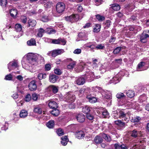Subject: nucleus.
<instances>
[{"label": "nucleus", "mask_w": 149, "mask_h": 149, "mask_svg": "<svg viewBox=\"0 0 149 149\" xmlns=\"http://www.w3.org/2000/svg\"><path fill=\"white\" fill-rule=\"evenodd\" d=\"M26 62L23 61L22 62V64L24 68L32 72L35 71L34 67L32 65H36L39 60L43 61L44 58L41 55L37 54L30 53L27 54L26 56Z\"/></svg>", "instance_id": "nucleus-1"}, {"label": "nucleus", "mask_w": 149, "mask_h": 149, "mask_svg": "<svg viewBox=\"0 0 149 149\" xmlns=\"http://www.w3.org/2000/svg\"><path fill=\"white\" fill-rule=\"evenodd\" d=\"M91 77L88 75L83 76L81 77L78 78L76 81V83L78 85H81L83 84L85 82L86 80L89 78L88 80V81H91L92 80L90 79Z\"/></svg>", "instance_id": "nucleus-2"}, {"label": "nucleus", "mask_w": 149, "mask_h": 149, "mask_svg": "<svg viewBox=\"0 0 149 149\" xmlns=\"http://www.w3.org/2000/svg\"><path fill=\"white\" fill-rule=\"evenodd\" d=\"M64 52V51L63 49H58L49 52L47 54L48 56H52L53 57H55L58 55L63 53Z\"/></svg>", "instance_id": "nucleus-3"}, {"label": "nucleus", "mask_w": 149, "mask_h": 149, "mask_svg": "<svg viewBox=\"0 0 149 149\" xmlns=\"http://www.w3.org/2000/svg\"><path fill=\"white\" fill-rule=\"evenodd\" d=\"M79 19V16L78 14L72 15L69 16H67L65 17V19L67 21L72 23L75 21H78Z\"/></svg>", "instance_id": "nucleus-4"}, {"label": "nucleus", "mask_w": 149, "mask_h": 149, "mask_svg": "<svg viewBox=\"0 0 149 149\" xmlns=\"http://www.w3.org/2000/svg\"><path fill=\"white\" fill-rule=\"evenodd\" d=\"M65 6L63 3H58L56 6V11L58 13H62L64 10Z\"/></svg>", "instance_id": "nucleus-5"}, {"label": "nucleus", "mask_w": 149, "mask_h": 149, "mask_svg": "<svg viewBox=\"0 0 149 149\" xmlns=\"http://www.w3.org/2000/svg\"><path fill=\"white\" fill-rule=\"evenodd\" d=\"M147 66H146V64L145 62L141 61L140 62L137 67V70L138 71H143L147 69Z\"/></svg>", "instance_id": "nucleus-6"}, {"label": "nucleus", "mask_w": 149, "mask_h": 149, "mask_svg": "<svg viewBox=\"0 0 149 149\" xmlns=\"http://www.w3.org/2000/svg\"><path fill=\"white\" fill-rule=\"evenodd\" d=\"M28 87L31 91H33L36 90L37 88L36 81L34 80L31 81L29 84Z\"/></svg>", "instance_id": "nucleus-7"}, {"label": "nucleus", "mask_w": 149, "mask_h": 149, "mask_svg": "<svg viewBox=\"0 0 149 149\" xmlns=\"http://www.w3.org/2000/svg\"><path fill=\"white\" fill-rule=\"evenodd\" d=\"M41 3L44 4V6L46 8H50L52 6V3L48 0H40Z\"/></svg>", "instance_id": "nucleus-8"}, {"label": "nucleus", "mask_w": 149, "mask_h": 149, "mask_svg": "<svg viewBox=\"0 0 149 149\" xmlns=\"http://www.w3.org/2000/svg\"><path fill=\"white\" fill-rule=\"evenodd\" d=\"M87 47L92 49L95 48L97 49H101L104 48V44H100L95 46L93 45H92L90 46H87Z\"/></svg>", "instance_id": "nucleus-9"}, {"label": "nucleus", "mask_w": 149, "mask_h": 149, "mask_svg": "<svg viewBox=\"0 0 149 149\" xmlns=\"http://www.w3.org/2000/svg\"><path fill=\"white\" fill-rule=\"evenodd\" d=\"M76 118L77 120L80 123L84 122L85 120V116L82 113L78 114L76 116Z\"/></svg>", "instance_id": "nucleus-10"}, {"label": "nucleus", "mask_w": 149, "mask_h": 149, "mask_svg": "<svg viewBox=\"0 0 149 149\" xmlns=\"http://www.w3.org/2000/svg\"><path fill=\"white\" fill-rule=\"evenodd\" d=\"M17 63L16 62L12 61L10 62L8 64V68L9 71H10L12 69L17 66Z\"/></svg>", "instance_id": "nucleus-11"}, {"label": "nucleus", "mask_w": 149, "mask_h": 149, "mask_svg": "<svg viewBox=\"0 0 149 149\" xmlns=\"http://www.w3.org/2000/svg\"><path fill=\"white\" fill-rule=\"evenodd\" d=\"M28 114V112L26 110L23 109L20 112L19 117L22 118H24L27 116Z\"/></svg>", "instance_id": "nucleus-12"}, {"label": "nucleus", "mask_w": 149, "mask_h": 149, "mask_svg": "<svg viewBox=\"0 0 149 149\" xmlns=\"http://www.w3.org/2000/svg\"><path fill=\"white\" fill-rule=\"evenodd\" d=\"M58 78V76L55 75H52L49 76V80L51 83H54L57 81Z\"/></svg>", "instance_id": "nucleus-13"}, {"label": "nucleus", "mask_w": 149, "mask_h": 149, "mask_svg": "<svg viewBox=\"0 0 149 149\" xmlns=\"http://www.w3.org/2000/svg\"><path fill=\"white\" fill-rule=\"evenodd\" d=\"M49 107L52 109H56L58 107V104L56 102L51 101L49 103Z\"/></svg>", "instance_id": "nucleus-14"}, {"label": "nucleus", "mask_w": 149, "mask_h": 149, "mask_svg": "<svg viewBox=\"0 0 149 149\" xmlns=\"http://www.w3.org/2000/svg\"><path fill=\"white\" fill-rule=\"evenodd\" d=\"M61 139L62 140L61 141V143L62 145L64 146H66L67 144L68 140L67 136H65L62 137Z\"/></svg>", "instance_id": "nucleus-15"}, {"label": "nucleus", "mask_w": 149, "mask_h": 149, "mask_svg": "<svg viewBox=\"0 0 149 149\" xmlns=\"http://www.w3.org/2000/svg\"><path fill=\"white\" fill-rule=\"evenodd\" d=\"M33 111L34 112L40 114L42 111V108L40 106H36L34 109Z\"/></svg>", "instance_id": "nucleus-16"}, {"label": "nucleus", "mask_w": 149, "mask_h": 149, "mask_svg": "<svg viewBox=\"0 0 149 149\" xmlns=\"http://www.w3.org/2000/svg\"><path fill=\"white\" fill-rule=\"evenodd\" d=\"M49 90H52L53 93H56L58 91V87L54 85L49 86L48 88Z\"/></svg>", "instance_id": "nucleus-17"}, {"label": "nucleus", "mask_w": 149, "mask_h": 149, "mask_svg": "<svg viewBox=\"0 0 149 149\" xmlns=\"http://www.w3.org/2000/svg\"><path fill=\"white\" fill-rule=\"evenodd\" d=\"M94 141L96 144H98L102 142V139L100 136H97L95 138Z\"/></svg>", "instance_id": "nucleus-18"}, {"label": "nucleus", "mask_w": 149, "mask_h": 149, "mask_svg": "<svg viewBox=\"0 0 149 149\" xmlns=\"http://www.w3.org/2000/svg\"><path fill=\"white\" fill-rule=\"evenodd\" d=\"M141 132L140 131H138L134 130L132 131L131 133V136L132 137H136L138 136H140Z\"/></svg>", "instance_id": "nucleus-19"}, {"label": "nucleus", "mask_w": 149, "mask_h": 149, "mask_svg": "<svg viewBox=\"0 0 149 149\" xmlns=\"http://www.w3.org/2000/svg\"><path fill=\"white\" fill-rule=\"evenodd\" d=\"M118 74H117L115 77H113V79L110 80V83H113L114 84H116L118 83L120 79V78L119 77L118 78Z\"/></svg>", "instance_id": "nucleus-20"}, {"label": "nucleus", "mask_w": 149, "mask_h": 149, "mask_svg": "<svg viewBox=\"0 0 149 149\" xmlns=\"http://www.w3.org/2000/svg\"><path fill=\"white\" fill-rule=\"evenodd\" d=\"M76 136L78 139H80L84 136V134L82 131H79L76 132Z\"/></svg>", "instance_id": "nucleus-21"}, {"label": "nucleus", "mask_w": 149, "mask_h": 149, "mask_svg": "<svg viewBox=\"0 0 149 149\" xmlns=\"http://www.w3.org/2000/svg\"><path fill=\"white\" fill-rule=\"evenodd\" d=\"M15 29L17 32H20L22 31V27L20 24H17L15 26Z\"/></svg>", "instance_id": "nucleus-22"}, {"label": "nucleus", "mask_w": 149, "mask_h": 149, "mask_svg": "<svg viewBox=\"0 0 149 149\" xmlns=\"http://www.w3.org/2000/svg\"><path fill=\"white\" fill-rule=\"evenodd\" d=\"M79 37L82 39L83 40H86L87 38V35L84 33H80L78 35Z\"/></svg>", "instance_id": "nucleus-23"}, {"label": "nucleus", "mask_w": 149, "mask_h": 149, "mask_svg": "<svg viewBox=\"0 0 149 149\" xmlns=\"http://www.w3.org/2000/svg\"><path fill=\"white\" fill-rule=\"evenodd\" d=\"M126 94L127 96L130 98L133 97L135 95L134 92L132 90L128 91L127 92Z\"/></svg>", "instance_id": "nucleus-24"}, {"label": "nucleus", "mask_w": 149, "mask_h": 149, "mask_svg": "<svg viewBox=\"0 0 149 149\" xmlns=\"http://www.w3.org/2000/svg\"><path fill=\"white\" fill-rule=\"evenodd\" d=\"M10 13L11 16L13 17H15L17 14V10L15 9H13L10 10Z\"/></svg>", "instance_id": "nucleus-25"}, {"label": "nucleus", "mask_w": 149, "mask_h": 149, "mask_svg": "<svg viewBox=\"0 0 149 149\" xmlns=\"http://www.w3.org/2000/svg\"><path fill=\"white\" fill-rule=\"evenodd\" d=\"M149 35L148 34H145L143 33L141 36L140 40L141 42L144 43L146 42V38L148 37Z\"/></svg>", "instance_id": "nucleus-26"}, {"label": "nucleus", "mask_w": 149, "mask_h": 149, "mask_svg": "<svg viewBox=\"0 0 149 149\" xmlns=\"http://www.w3.org/2000/svg\"><path fill=\"white\" fill-rule=\"evenodd\" d=\"M87 99L91 103H94L97 101V99L95 97H91L89 96L87 97Z\"/></svg>", "instance_id": "nucleus-27"}, {"label": "nucleus", "mask_w": 149, "mask_h": 149, "mask_svg": "<svg viewBox=\"0 0 149 149\" xmlns=\"http://www.w3.org/2000/svg\"><path fill=\"white\" fill-rule=\"evenodd\" d=\"M28 23L30 27H33L36 25V22L34 19H29L28 21Z\"/></svg>", "instance_id": "nucleus-28"}, {"label": "nucleus", "mask_w": 149, "mask_h": 149, "mask_svg": "<svg viewBox=\"0 0 149 149\" xmlns=\"http://www.w3.org/2000/svg\"><path fill=\"white\" fill-rule=\"evenodd\" d=\"M47 126L49 128H53L54 125V122L53 120L49 121L46 124Z\"/></svg>", "instance_id": "nucleus-29"}, {"label": "nucleus", "mask_w": 149, "mask_h": 149, "mask_svg": "<svg viewBox=\"0 0 149 149\" xmlns=\"http://www.w3.org/2000/svg\"><path fill=\"white\" fill-rule=\"evenodd\" d=\"M128 113H125L124 112L122 111H119L118 112V114L119 118H123L125 116H127V114Z\"/></svg>", "instance_id": "nucleus-30"}, {"label": "nucleus", "mask_w": 149, "mask_h": 149, "mask_svg": "<svg viewBox=\"0 0 149 149\" xmlns=\"http://www.w3.org/2000/svg\"><path fill=\"white\" fill-rule=\"evenodd\" d=\"M27 44L29 46H34L36 45V41L34 39H31L28 40L27 42Z\"/></svg>", "instance_id": "nucleus-31"}, {"label": "nucleus", "mask_w": 149, "mask_h": 149, "mask_svg": "<svg viewBox=\"0 0 149 149\" xmlns=\"http://www.w3.org/2000/svg\"><path fill=\"white\" fill-rule=\"evenodd\" d=\"M82 111L84 113H87L90 111V109L88 106H84L82 107Z\"/></svg>", "instance_id": "nucleus-32"}, {"label": "nucleus", "mask_w": 149, "mask_h": 149, "mask_svg": "<svg viewBox=\"0 0 149 149\" xmlns=\"http://www.w3.org/2000/svg\"><path fill=\"white\" fill-rule=\"evenodd\" d=\"M111 8L114 10L117 11L120 9V7L117 4H114L111 6Z\"/></svg>", "instance_id": "nucleus-33"}, {"label": "nucleus", "mask_w": 149, "mask_h": 149, "mask_svg": "<svg viewBox=\"0 0 149 149\" xmlns=\"http://www.w3.org/2000/svg\"><path fill=\"white\" fill-rule=\"evenodd\" d=\"M44 31V30L42 28H40L38 30V32L37 35V36L40 37H42Z\"/></svg>", "instance_id": "nucleus-34"}, {"label": "nucleus", "mask_w": 149, "mask_h": 149, "mask_svg": "<svg viewBox=\"0 0 149 149\" xmlns=\"http://www.w3.org/2000/svg\"><path fill=\"white\" fill-rule=\"evenodd\" d=\"M102 115L103 118H109V114L106 109H103L102 111Z\"/></svg>", "instance_id": "nucleus-35"}, {"label": "nucleus", "mask_w": 149, "mask_h": 149, "mask_svg": "<svg viewBox=\"0 0 149 149\" xmlns=\"http://www.w3.org/2000/svg\"><path fill=\"white\" fill-rule=\"evenodd\" d=\"M141 120V118L139 117L136 116L132 118L131 121L132 122H138Z\"/></svg>", "instance_id": "nucleus-36"}, {"label": "nucleus", "mask_w": 149, "mask_h": 149, "mask_svg": "<svg viewBox=\"0 0 149 149\" xmlns=\"http://www.w3.org/2000/svg\"><path fill=\"white\" fill-rule=\"evenodd\" d=\"M54 72L55 74L58 75L61 74L62 73L61 70L60 69L57 68H54Z\"/></svg>", "instance_id": "nucleus-37"}, {"label": "nucleus", "mask_w": 149, "mask_h": 149, "mask_svg": "<svg viewBox=\"0 0 149 149\" xmlns=\"http://www.w3.org/2000/svg\"><path fill=\"white\" fill-rule=\"evenodd\" d=\"M76 64L75 62L74 61H72L69 64L67 65V67L68 69H72L74 67Z\"/></svg>", "instance_id": "nucleus-38"}, {"label": "nucleus", "mask_w": 149, "mask_h": 149, "mask_svg": "<svg viewBox=\"0 0 149 149\" xmlns=\"http://www.w3.org/2000/svg\"><path fill=\"white\" fill-rule=\"evenodd\" d=\"M125 47H117L113 51L114 54H117L119 53L120 51L123 48L125 49Z\"/></svg>", "instance_id": "nucleus-39"}, {"label": "nucleus", "mask_w": 149, "mask_h": 149, "mask_svg": "<svg viewBox=\"0 0 149 149\" xmlns=\"http://www.w3.org/2000/svg\"><path fill=\"white\" fill-rule=\"evenodd\" d=\"M37 77L40 80H41L42 79H45L46 77V74H42V73H39Z\"/></svg>", "instance_id": "nucleus-40"}, {"label": "nucleus", "mask_w": 149, "mask_h": 149, "mask_svg": "<svg viewBox=\"0 0 149 149\" xmlns=\"http://www.w3.org/2000/svg\"><path fill=\"white\" fill-rule=\"evenodd\" d=\"M51 112V113L55 116H58L59 113V111L58 110L55 109Z\"/></svg>", "instance_id": "nucleus-41"}, {"label": "nucleus", "mask_w": 149, "mask_h": 149, "mask_svg": "<svg viewBox=\"0 0 149 149\" xmlns=\"http://www.w3.org/2000/svg\"><path fill=\"white\" fill-rule=\"evenodd\" d=\"M100 26L98 24L96 25L95 27L93 29V31L95 33H97L100 31Z\"/></svg>", "instance_id": "nucleus-42"}, {"label": "nucleus", "mask_w": 149, "mask_h": 149, "mask_svg": "<svg viewBox=\"0 0 149 149\" xmlns=\"http://www.w3.org/2000/svg\"><path fill=\"white\" fill-rule=\"evenodd\" d=\"M97 19L99 21H102L105 19V17L100 15H97L96 16Z\"/></svg>", "instance_id": "nucleus-43"}, {"label": "nucleus", "mask_w": 149, "mask_h": 149, "mask_svg": "<svg viewBox=\"0 0 149 149\" xmlns=\"http://www.w3.org/2000/svg\"><path fill=\"white\" fill-rule=\"evenodd\" d=\"M115 123L116 125L120 126H124L125 125V123L119 120L115 121Z\"/></svg>", "instance_id": "nucleus-44"}, {"label": "nucleus", "mask_w": 149, "mask_h": 149, "mask_svg": "<svg viewBox=\"0 0 149 149\" xmlns=\"http://www.w3.org/2000/svg\"><path fill=\"white\" fill-rule=\"evenodd\" d=\"M7 0H0V5L3 7H5L7 4Z\"/></svg>", "instance_id": "nucleus-45"}, {"label": "nucleus", "mask_w": 149, "mask_h": 149, "mask_svg": "<svg viewBox=\"0 0 149 149\" xmlns=\"http://www.w3.org/2000/svg\"><path fill=\"white\" fill-rule=\"evenodd\" d=\"M102 136L103 138L107 141H110L111 140L110 137L105 134H103L102 135Z\"/></svg>", "instance_id": "nucleus-46"}, {"label": "nucleus", "mask_w": 149, "mask_h": 149, "mask_svg": "<svg viewBox=\"0 0 149 149\" xmlns=\"http://www.w3.org/2000/svg\"><path fill=\"white\" fill-rule=\"evenodd\" d=\"M116 97L118 99H120L125 97L124 94L122 93H119L116 95Z\"/></svg>", "instance_id": "nucleus-47"}, {"label": "nucleus", "mask_w": 149, "mask_h": 149, "mask_svg": "<svg viewBox=\"0 0 149 149\" xmlns=\"http://www.w3.org/2000/svg\"><path fill=\"white\" fill-rule=\"evenodd\" d=\"M85 64L83 62H81L78 66V69H79V71H81L84 69Z\"/></svg>", "instance_id": "nucleus-48"}, {"label": "nucleus", "mask_w": 149, "mask_h": 149, "mask_svg": "<svg viewBox=\"0 0 149 149\" xmlns=\"http://www.w3.org/2000/svg\"><path fill=\"white\" fill-rule=\"evenodd\" d=\"M57 133L59 136H61L64 134L63 130L61 129H59L56 131Z\"/></svg>", "instance_id": "nucleus-49"}, {"label": "nucleus", "mask_w": 149, "mask_h": 149, "mask_svg": "<svg viewBox=\"0 0 149 149\" xmlns=\"http://www.w3.org/2000/svg\"><path fill=\"white\" fill-rule=\"evenodd\" d=\"M20 19L21 22L24 23H25L27 21L26 17L24 16H21Z\"/></svg>", "instance_id": "nucleus-50"}, {"label": "nucleus", "mask_w": 149, "mask_h": 149, "mask_svg": "<svg viewBox=\"0 0 149 149\" xmlns=\"http://www.w3.org/2000/svg\"><path fill=\"white\" fill-rule=\"evenodd\" d=\"M60 38L58 39H53L52 40V43L55 44H58L60 43Z\"/></svg>", "instance_id": "nucleus-51"}, {"label": "nucleus", "mask_w": 149, "mask_h": 149, "mask_svg": "<svg viewBox=\"0 0 149 149\" xmlns=\"http://www.w3.org/2000/svg\"><path fill=\"white\" fill-rule=\"evenodd\" d=\"M107 99H111V94L109 92L108 93H107L105 94L104 96Z\"/></svg>", "instance_id": "nucleus-52"}, {"label": "nucleus", "mask_w": 149, "mask_h": 149, "mask_svg": "<svg viewBox=\"0 0 149 149\" xmlns=\"http://www.w3.org/2000/svg\"><path fill=\"white\" fill-rule=\"evenodd\" d=\"M31 99V96L30 94H27L25 97V100L26 102L29 101Z\"/></svg>", "instance_id": "nucleus-53"}, {"label": "nucleus", "mask_w": 149, "mask_h": 149, "mask_svg": "<svg viewBox=\"0 0 149 149\" xmlns=\"http://www.w3.org/2000/svg\"><path fill=\"white\" fill-rule=\"evenodd\" d=\"M12 76L10 74L6 76L5 79L7 80H10L12 79Z\"/></svg>", "instance_id": "nucleus-54"}, {"label": "nucleus", "mask_w": 149, "mask_h": 149, "mask_svg": "<svg viewBox=\"0 0 149 149\" xmlns=\"http://www.w3.org/2000/svg\"><path fill=\"white\" fill-rule=\"evenodd\" d=\"M38 95L36 93L33 94L32 95V99L34 101L36 100L38 98Z\"/></svg>", "instance_id": "nucleus-55"}, {"label": "nucleus", "mask_w": 149, "mask_h": 149, "mask_svg": "<svg viewBox=\"0 0 149 149\" xmlns=\"http://www.w3.org/2000/svg\"><path fill=\"white\" fill-rule=\"evenodd\" d=\"M81 49H75L73 52V53L76 54H79L81 52Z\"/></svg>", "instance_id": "nucleus-56"}, {"label": "nucleus", "mask_w": 149, "mask_h": 149, "mask_svg": "<svg viewBox=\"0 0 149 149\" xmlns=\"http://www.w3.org/2000/svg\"><path fill=\"white\" fill-rule=\"evenodd\" d=\"M130 116L129 115V114L128 113L127 114V116H125V117H123V119L125 121L126 123H127L129 120L130 119Z\"/></svg>", "instance_id": "nucleus-57"}, {"label": "nucleus", "mask_w": 149, "mask_h": 149, "mask_svg": "<svg viewBox=\"0 0 149 149\" xmlns=\"http://www.w3.org/2000/svg\"><path fill=\"white\" fill-rule=\"evenodd\" d=\"M41 20L42 22H47L49 20V19L47 18V16H44L42 17L41 19Z\"/></svg>", "instance_id": "nucleus-58"}, {"label": "nucleus", "mask_w": 149, "mask_h": 149, "mask_svg": "<svg viewBox=\"0 0 149 149\" xmlns=\"http://www.w3.org/2000/svg\"><path fill=\"white\" fill-rule=\"evenodd\" d=\"M113 116L115 118H117L118 117H119L118 114V112H117L116 111H114L113 114Z\"/></svg>", "instance_id": "nucleus-59"}, {"label": "nucleus", "mask_w": 149, "mask_h": 149, "mask_svg": "<svg viewBox=\"0 0 149 149\" xmlns=\"http://www.w3.org/2000/svg\"><path fill=\"white\" fill-rule=\"evenodd\" d=\"M51 68V65L49 64H46L45 65V70H49Z\"/></svg>", "instance_id": "nucleus-60"}, {"label": "nucleus", "mask_w": 149, "mask_h": 149, "mask_svg": "<svg viewBox=\"0 0 149 149\" xmlns=\"http://www.w3.org/2000/svg\"><path fill=\"white\" fill-rule=\"evenodd\" d=\"M114 147L115 149H121V145L116 143L114 145Z\"/></svg>", "instance_id": "nucleus-61"}, {"label": "nucleus", "mask_w": 149, "mask_h": 149, "mask_svg": "<svg viewBox=\"0 0 149 149\" xmlns=\"http://www.w3.org/2000/svg\"><path fill=\"white\" fill-rule=\"evenodd\" d=\"M16 78L17 80L20 81H22L23 79V77L20 75H19L17 76L16 77Z\"/></svg>", "instance_id": "nucleus-62"}, {"label": "nucleus", "mask_w": 149, "mask_h": 149, "mask_svg": "<svg viewBox=\"0 0 149 149\" xmlns=\"http://www.w3.org/2000/svg\"><path fill=\"white\" fill-rule=\"evenodd\" d=\"M86 116L87 118L90 120H92L93 118V116L90 114H87Z\"/></svg>", "instance_id": "nucleus-63"}, {"label": "nucleus", "mask_w": 149, "mask_h": 149, "mask_svg": "<svg viewBox=\"0 0 149 149\" xmlns=\"http://www.w3.org/2000/svg\"><path fill=\"white\" fill-rule=\"evenodd\" d=\"M18 94L17 93H14L12 95V97L14 99H16L17 98H18Z\"/></svg>", "instance_id": "nucleus-64"}]
</instances>
